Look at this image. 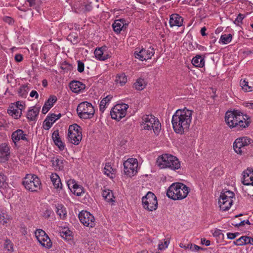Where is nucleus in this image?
Returning a JSON list of instances; mask_svg holds the SVG:
<instances>
[{"mask_svg":"<svg viewBox=\"0 0 253 253\" xmlns=\"http://www.w3.org/2000/svg\"><path fill=\"white\" fill-rule=\"evenodd\" d=\"M193 111L185 108L177 110L172 116L171 123L174 131L182 134L187 131L190 126Z\"/></svg>","mask_w":253,"mask_h":253,"instance_id":"f257e3e1","label":"nucleus"},{"mask_svg":"<svg viewBox=\"0 0 253 253\" xmlns=\"http://www.w3.org/2000/svg\"><path fill=\"white\" fill-rule=\"evenodd\" d=\"M225 121L230 128H235L237 130H242L248 127L251 123L250 118L247 115L238 111H227Z\"/></svg>","mask_w":253,"mask_h":253,"instance_id":"f03ea898","label":"nucleus"},{"mask_svg":"<svg viewBox=\"0 0 253 253\" xmlns=\"http://www.w3.org/2000/svg\"><path fill=\"white\" fill-rule=\"evenodd\" d=\"M189 192V188L181 183H175L169 188L167 195L174 200H182L186 198Z\"/></svg>","mask_w":253,"mask_h":253,"instance_id":"7ed1b4c3","label":"nucleus"},{"mask_svg":"<svg viewBox=\"0 0 253 253\" xmlns=\"http://www.w3.org/2000/svg\"><path fill=\"white\" fill-rule=\"evenodd\" d=\"M157 163L161 169L169 168L175 170L180 167V163L178 159L176 157L168 154H163L159 157Z\"/></svg>","mask_w":253,"mask_h":253,"instance_id":"20e7f679","label":"nucleus"},{"mask_svg":"<svg viewBox=\"0 0 253 253\" xmlns=\"http://www.w3.org/2000/svg\"><path fill=\"white\" fill-rule=\"evenodd\" d=\"M141 126L144 129H153L158 134L161 129V125L158 119L152 115H145L142 118Z\"/></svg>","mask_w":253,"mask_h":253,"instance_id":"39448f33","label":"nucleus"},{"mask_svg":"<svg viewBox=\"0 0 253 253\" xmlns=\"http://www.w3.org/2000/svg\"><path fill=\"white\" fill-rule=\"evenodd\" d=\"M22 184L25 188L31 192L40 189L41 183L40 179L35 174H27L24 178Z\"/></svg>","mask_w":253,"mask_h":253,"instance_id":"423d86ee","label":"nucleus"},{"mask_svg":"<svg viewBox=\"0 0 253 253\" xmlns=\"http://www.w3.org/2000/svg\"><path fill=\"white\" fill-rule=\"evenodd\" d=\"M77 112L79 117L82 119H88L92 118L95 110L92 104L86 101L83 102L77 107Z\"/></svg>","mask_w":253,"mask_h":253,"instance_id":"0eeeda50","label":"nucleus"},{"mask_svg":"<svg viewBox=\"0 0 253 253\" xmlns=\"http://www.w3.org/2000/svg\"><path fill=\"white\" fill-rule=\"evenodd\" d=\"M68 137L71 143L78 145L82 139L81 127L76 124L70 126L68 129Z\"/></svg>","mask_w":253,"mask_h":253,"instance_id":"6e6552de","label":"nucleus"},{"mask_svg":"<svg viewBox=\"0 0 253 253\" xmlns=\"http://www.w3.org/2000/svg\"><path fill=\"white\" fill-rule=\"evenodd\" d=\"M253 140L247 137L237 138L233 143V149L236 153L243 155L246 153V147L252 143Z\"/></svg>","mask_w":253,"mask_h":253,"instance_id":"1a4fd4ad","label":"nucleus"},{"mask_svg":"<svg viewBox=\"0 0 253 253\" xmlns=\"http://www.w3.org/2000/svg\"><path fill=\"white\" fill-rule=\"evenodd\" d=\"M142 202L144 209L149 211L156 210L158 208L157 197L151 192H148L145 196L142 197Z\"/></svg>","mask_w":253,"mask_h":253,"instance_id":"9d476101","label":"nucleus"},{"mask_svg":"<svg viewBox=\"0 0 253 253\" xmlns=\"http://www.w3.org/2000/svg\"><path fill=\"white\" fill-rule=\"evenodd\" d=\"M128 108V105L125 103L116 105L110 111L111 118L118 121H120L126 115Z\"/></svg>","mask_w":253,"mask_h":253,"instance_id":"9b49d317","label":"nucleus"},{"mask_svg":"<svg viewBox=\"0 0 253 253\" xmlns=\"http://www.w3.org/2000/svg\"><path fill=\"white\" fill-rule=\"evenodd\" d=\"M138 162L136 159H128L124 163V172L129 177H131L137 172Z\"/></svg>","mask_w":253,"mask_h":253,"instance_id":"f8f14e48","label":"nucleus"},{"mask_svg":"<svg viewBox=\"0 0 253 253\" xmlns=\"http://www.w3.org/2000/svg\"><path fill=\"white\" fill-rule=\"evenodd\" d=\"M79 218L81 223L86 227L92 228L95 225L94 216L86 211L80 212L79 214Z\"/></svg>","mask_w":253,"mask_h":253,"instance_id":"ddd939ff","label":"nucleus"},{"mask_svg":"<svg viewBox=\"0 0 253 253\" xmlns=\"http://www.w3.org/2000/svg\"><path fill=\"white\" fill-rule=\"evenodd\" d=\"M155 53L154 48L150 46L147 50L142 48L138 52L135 51L134 55L135 58H138L141 61L151 59Z\"/></svg>","mask_w":253,"mask_h":253,"instance_id":"4468645a","label":"nucleus"},{"mask_svg":"<svg viewBox=\"0 0 253 253\" xmlns=\"http://www.w3.org/2000/svg\"><path fill=\"white\" fill-rule=\"evenodd\" d=\"M10 149L7 144L4 143L0 145V162H5L8 160Z\"/></svg>","mask_w":253,"mask_h":253,"instance_id":"2eb2a0df","label":"nucleus"},{"mask_svg":"<svg viewBox=\"0 0 253 253\" xmlns=\"http://www.w3.org/2000/svg\"><path fill=\"white\" fill-rule=\"evenodd\" d=\"M242 182L244 185L253 186V170L252 169L248 168L244 171Z\"/></svg>","mask_w":253,"mask_h":253,"instance_id":"dca6fc26","label":"nucleus"},{"mask_svg":"<svg viewBox=\"0 0 253 253\" xmlns=\"http://www.w3.org/2000/svg\"><path fill=\"white\" fill-rule=\"evenodd\" d=\"M183 19L179 14L176 13L172 14L170 16L169 25L171 27L173 26L180 27L182 25Z\"/></svg>","mask_w":253,"mask_h":253,"instance_id":"f3484780","label":"nucleus"},{"mask_svg":"<svg viewBox=\"0 0 253 253\" xmlns=\"http://www.w3.org/2000/svg\"><path fill=\"white\" fill-rule=\"evenodd\" d=\"M69 189L72 187L74 189V193L77 196H80L84 192V188L82 186L76 183L74 180H70L67 182Z\"/></svg>","mask_w":253,"mask_h":253,"instance_id":"a211bd4d","label":"nucleus"},{"mask_svg":"<svg viewBox=\"0 0 253 253\" xmlns=\"http://www.w3.org/2000/svg\"><path fill=\"white\" fill-rule=\"evenodd\" d=\"M71 90L75 93H79L85 88V85L82 82L77 81H72L69 84Z\"/></svg>","mask_w":253,"mask_h":253,"instance_id":"6ab92c4d","label":"nucleus"},{"mask_svg":"<svg viewBox=\"0 0 253 253\" xmlns=\"http://www.w3.org/2000/svg\"><path fill=\"white\" fill-rule=\"evenodd\" d=\"M52 166L55 170H61L63 169V168L66 164V162L64 161L62 157H54L51 160Z\"/></svg>","mask_w":253,"mask_h":253,"instance_id":"aec40b11","label":"nucleus"},{"mask_svg":"<svg viewBox=\"0 0 253 253\" xmlns=\"http://www.w3.org/2000/svg\"><path fill=\"white\" fill-rule=\"evenodd\" d=\"M26 135L24 133V131L22 129H19L12 133L11 137L13 141L15 143L20 140L27 141Z\"/></svg>","mask_w":253,"mask_h":253,"instance_id":"412c9836","label":"nucleus"},{"mask_svg":"<svg viewBox=\"0 0 253 253\" xmlns=\"http://www.w3.org/2000/svg\"><path fill=\"white\" fill-rule=\"evenodd\" d=\"M57 101V97L55 96H50L48 99L45 101L42 109V113L45 114L53 106L54 104Z\"/></svg>","mask_w":253,"mask_h":253,"instance_id":"4be33fe9","label":"nucleus"},{"mask_svg":"<svg viewBox=\"0 0 253 253\" xmlns=\"http://www.w3.org/2000/svg\"><path fill=\"white\" fill-rule=\"evenodd\" d=\"M52 138L55 144L58 146L60 150H64L65 148V145L59 137L58 130H55L53 132L52 134Z\"/></svg>","mask_w":253,"mask_h":253,"instance_id":"5701e85b","label":"nucleus"},{"mask_svg":"<svg viewBox=\"0 0 253 253\" xmlns=\"http://www.w3.org/2000/svg\"><path fill=\"white\" fill-rule=\"evenodd\" d=\"M125 22V20L124 19H120L115 20L112 25L114 32L118 34L120 33L121 30L123 29V27L126 25Z\"/></svg>","mask_w":253,"mask_h":253,"instance_id":"b1692460","label":"nucleus"},{"mask_svg":"<svg viewBox=\"0 0 253 253\" xmlns=\"http://www.w3.org/2000/svg\"><path fill=\"white\" fill-rule=\"evenodd\" d=\"M40 112V108L34 107L33 109L29 110L27 118L30 121H35Z\"/></svg>","mask_w":253,"mask_h":253,"instance_id":"393cba45","label":"nucleus"},{"mask_svg":"<svg viewBox=\"0 0 253 253\" xmlns=\"http://www.w3.org/2000/svg\"><path fill=\"white\" fill-rule=\"evenodd\" d=\"M50 179L55 188L61 189L62 185L59 176L57 174L52 173Z\"/></svg>","mask_w":253,"mask_h":253,"instance_id":"a878e982","label":"nucleus"},{"mask_svg":"<svg viewBox=\"0 0 253 253\" xmlns=\"http://www.w3.org/2000/svg\"><path fill=\"white\" fill-rule=\"evenodd\" d=\"M8 113L9 115L13 116L15 119H18L22 114V111L17 109V106L11 105L8 109Z\"/></svg>","mask_w":253,"mask_h":253,"instance_id":"bb28decb","label":"nucleus"},{"mask_svg":"<svg viewBox=\"0 0 253 253\" xmlns=\"http://www.w3.org/2000/svg\"><path fill=\"white\" fill-rule=\"evenodd\" d=\"M233 202V201H223L222 200H218V204L219 205L220 209L223 211H228L232 205Z\"/></svg>","mask_w":253,"mask_h":253,"instance_id":"cd10ccee","label":"nucleus"},{"mask_svg":"<svg viewBox=\"0 0 253 253\" xmlns=\"http://www.w3.org/2000/svg\"><path fill=\"white\" fill-rule=\"evenodd\" d=\"M192 64L197 67H203L205 64L204 58L200 55H197L192 60Z\"/></svg>","mask_w":253,"mask_h":253,"instance_id":"c85d7f7f","label":"nucleus"},{"mask_svg":"<svg viewBox=\"0 0 253 253\" xmlns=\"http://www.w3.org/2000/svg\"><path fill=\"white\" fill-rule=\"evenodd\" d=\"M102 196L107 202H114V196L111 190L109 189L104 190L102 192Z\"/></svg>","mask_w":253,"mask_h":253,"instance_id":"c756f323","label":"nucleus"},{"mask_svg":"<svg viewBox=\"0 0 253 253\" xmlns=\"http://www.w3.org/2000/svg\"><path fill=\"white\" fill-rule=\"evenodd\" d=\"M56 213L61 219H64L66 216V211L65 208L62 205H58L56 206Z\"/></svg>","mask_w":253,"mask_h":253,"instance_id":"7c9ffc66","label":"nucleus"},{"mask_svg":"<svg viewBox=\"0 0 253 253\" xmlns=\"http://www.w3.org/2000/svg\"><path fill=\"white\" fill-rule=\"evenodd\" d=\"M46 238L47 239H46V237H44L38 242L42 247L49 249L52 247V242L48 235L46 236Z\"/></svg>","mask_w":253,"mask_h":253,"instance_id":"2f4dec72","label":"nucleus"},{"mask_svg":"<svg viewBox=\"0 0 253 253\" xmlns=\"http://www.w3.org/2000/svg\"><path fill=\"white\" fill-rule=\"evenodd\" d=\"M146 85V84L144 80L141 78H139L137 80L133 85L137 90H141L145 87Z\"/></svg>","mask_w":253,"mask_h":253,"instance_id":"473e14b6","label":"nucleus"},{"mask_svg":"<svg viewBox=\"0 0 253 253\" xmlns=\"http://www.w3.org/2000/svg\"><path fill=\"white\" fill-rule=\"evenodd\" d=\"M112 98V96L111 95H108L105 98H104L100 102L99 108L100 111L102 112H103L105 109L106 105L109 103V102Z\"/></svg>","mask_w":253,"mask_h":253,"instance_id":"72a5a7b5","label":"nucleus"},{"mask_svg":"<svg viewBox=\"0 0 253 253\" xmlns=\"http://www.w3.org/2000/svg\"><path fill=\"white\" fill-rule=\"evenodd\" d=\"M127 81V78L125 74H121L118 75L116 76L115 82L117 83H119L121 85L125 84Z\"/></svg>","mask_w":253,"mask_h":253,"instance_id":"f704fd0d","label":"nucleus"},{"mask_svg":"<svg viewBox=\"0 0 253 253\" xmlns=\"http://www.w3.org/2000/svg\"><path fill=\"white\" fill-rule=\"evenodd\" d=\"M95 57L100 60H105L108 58L107 56L103 55V52L101 48L96 49L94 51Z\"/></svg>","mask_w":253,"mask_h":253,"instance_id":"c9c22d12","label":"nucleus"},{"mask_svg":"<svg viewBox=\"0 0 253 253\" xmlns=\"http://www.w3.org/2000/svg\"><path fill=\"white\" fill-rule=\"evenodd\" d=\"M240 85L243 89L246 91H252L253 90V86H250L248 82L246 81L245 80H241L240 81Z\"/></svg>","mask_w":253,"mask_h":253,"instance_id":"e433bc0d","label":"nucleus"},{"mask_svg":"<svg viewBox=\"0 0 253 253\" xmlns=\"http://www.w3.org/2000/svg\"><path fill=\"white\" fill-rule=\"evenodd\" d=\"M35 234V236L36 237L38 241H39L40 240H41V239H42V238H43L44 237H46V239H47L46 236H47V235L45 233V232L43 230H42V229L36 230Z\"/></svg>","mask_w":253,"mask_h":253,"instance_id":"4c0bfd02","label":"nucleus"},{"mask_svg":"<svg viewBox=\"0 0 253 253\" xmlns=\"http://www.w3.org/2000/svg\"><path fill=\"white\" fill-rule=\"evenodd\" d=\"M232 36L231 34L221 35L220 41L224 44H227L231 41Z\"/></svg>","mask_w":253,"mask_h":253,"instance_id":"58836bf2","label":"nucleus"},{"mask_svg":"<svg viewBox=\"0 0 253 253\" xmlns=\"http://www.w3.org/2000/svg\"><path fill=\"white\" fill-rule=\"evenodd\" d=\"M10 219L9 216L5 212H0V223L3 225L7 223Z\"/></svg>","mask_w":253,"mask_h":253,"instance_id":"ea45409f","label":"nucleus"},{"mask_svg":"<svg viewBox=\"0 0 253 253\" xmlns=\"http://www.w3.org/2000/svg\"><path fill=\"white\" fill-rule=\"evenodd\" d=\"M28 87L27 85H23L21 86L18 90V93L19 96L25 97L28 93Z\"/></svg>","mask_w":253,"mask_h":253,"instance_id":"a19ab883","label":"nucleus"},{"mask_svg":"<svg viewBox=\"0 0 253 253\" xmlns=\"http://www.w3.org/2000/svg\"><path fill=\"white\" fill-rule=\"evenodd\" d=\"M249 238L248 236H242L240 237L239 239H237L235 242H234V244L237 246H243L246 244H249V243H246V238Z\"/></svg>","mask_w":253,"mask_h":253,"instance_id":"79ce46f5","label":"nucleus"},{"mask_svg":"<svg viewBox=\"0 0 253 253\" xmlns=\"http://www.w3.org/2000/svg\"><path fill=\"white\" fill-rule=\"evenodd\" d=\"M4 248L8 251H13V245L9 240L6 239L5 240Z\"/></svg>","mask_w":253,"mask_h":253,"instance_id":"37998d69","label":"nucleus"},{"mask_svg":"<svg viewBox=\"0 0 253 253\" xmlns=\"http://www.w3.org/2000/svg\"><path fill=\"white\" fill-rule=\"evenodd\" d=\"M6 180V177L3 174L0 173V187H6L7 185Z\"/></svg>","mask_w":253,"mask_h":253,"instance_id":"c03bdc74","label":"nucleus"},{"mask_svg":"<svg viewBox=\"0 0 253 253\" xmlns=\"http://www.w3.org/2000/svg\"><path fill=\"white\" fill-rule=\"evenodd\" d=\"M245 16L241 13H239L234 23L237 26H239L240 24H242V20L245 18Z\"/></svg>","mask_w":253,"mask_h":253,"instance_id":"a18cd8bd","label":"nucleus"},{"mask_svg":"<svg viewBox=\"0 0 253 253\" xmlns=\"http://www.w3.org/2000/svg\"><path fill=\"white\" fill-rule=\"evenodd\" d=\"M113 170L112 168L109 164H106L104 168V173L108 176L109 175L110 173H112V171Z\"/></svg>","mask_w":253,"mask_h":253,"instance_id":"49530a36","label":"nucleus"},{"mask_svg":"<svg viewBox=\"0 0 253 253\" xmlns=\"http://www.w3.org/2000/svg\"><path fill=\"white\" fill-rule=\"evenodd\" d=\"M221 194L225 196V197H227L228 199H230V198L232 199L235 196L234 193L230 191H226L223 193H221Z\"/></svg>","mask_w":253,"mask_h":253,"instance_id":"de8ad7c7","label":"nucleus"},{"mask_svg":"<svg viewBox=\"0 0 253 253\" xmlns=\"http://www.w3.org/2000/svg\"><path fill=\"white\" fill-rule=\"evenodd\" d=\"M24 105L25 104L23 102L17 101L15 104H13L12 105L14 106H17V109L18 108V109L22 111V110L25 108Z\"/></svg>","mask_w":253,"mask_h":253,"instance_id":"09e8293b","label":"nucleus"},{"mask_svg":"<svg viewBox=\"0 0 253 253\" xmlns=\"http://www.w3.org/2000/svg\"><path fill=\"white\" fill-rule=\"evenodd\" d=\"M47 120H49L51 121L53 124L57 120L56 118V115L54 114H51L50 116H48L45 119V121Z\"/></svg>","mask_w":253,"mask_h":253,"instance_id":"8fccbe9b","label":"nucleus"},{"mask_svg":"<svg viewBox=\"0 0 253 253\" xmlns=\"http://www.w3.org/2000/svg\"><path fill=\"white\" fill-rule=\"evenodd\" d=\"M84 64L81 61H78V71L80 73H82L84 71Z\"/></svg>","mask_w":253,"mask_h":253,"instance_id":"3c124183","label":"nucleus"},{"mask_svg":"<svg viewBox=\"0 0 253 253\" xmlns=\"http://www.w3.org/2000/svg\"><path fill=\"white\" fill-rule=\"evenodd\" d=\"M43 125V127L45 129L48 130L52 126L53 123L50 121L49 120H47L46 121H44Z\"/></svg>","mask_w":253,"mask_h":253,"instance_id":"603ef678","label":"nucleus"},{"mask_svg":"<svg viewBox=\"0 0 253 253\" xmlns=\"http://www.w3.org/2000/svg\"><path fill=\"white\" fill-rule=\"evenodd\" d=\"M52 211L48 209H46L43 212V216L46 218L48 219L50 217L51 214L52 213Z\"/></svg>","mask_w":253,"mask_h":253,"instance_id":"864d4df0","label":"nucleus"},{"mask_svg":"<svg viewBox=\"0 0 253 253\" xmlns=\"http://www.w3.org/2000/svg\"><path fill=\"white\" fill-rule=\"evenodd\" d=\"M239 235V233L238 232L234 233H228L227 234V238L229 239H234Z\"/></svg>","mask_w":253,"mask_h":253,"instance_id":"5fc2aeb1","label":"nucleus"},{"mask_svg":"<svg viewBox=\"0 0 253 253\" xmlns=\"http://www.w3.org/2000/svg\"><path fill=\"white\" fill-rule=\"evenodd\" d=\"M245 223L249 225L251 224L249 220H247L242 221L239 223L235 224V226L236 227L243 226L245 225Z\"/></svg>","mask_w":253,"mask_h":253,"instance_id":"6e6d98bb","label":"nucleus"},{"mask_svg":"<svg viewBox=\"0 0 253 253\" xmlns=\"http://www.w3.org/2000/svg\"><path fill=\"white\" fill-rule=\"evenodd\" d=\"M14 59L17 62H21L23 60V56L20 54H17L15 55Z\"/></svg>","mask_w":253,"mask_h":253,"instance_id":"4d7b16f0","label":"nucleus"},{"mask_svg":"<svg viewBox=\"0 0 253 253\" xmlns=\"http://www.w3.org/2000/svg\"><path fill=\"white\" fill-rule=\"evenodd\" d=\"M30 96L31 97H35V98L37 99L38 98L39 94L36 90H32L30 94Z\"/></svg>","mask_w":253,"mask_h":253,"instance_id":"13d9d810","label":"nucleus"},{"mask_svg":"<svg viewBox=\"0 0 253 253\" xmlns=\"http://www.w3.org/2000/svg\"><path fill=\"white\" fill-rule=\"evenodd\" d=\"M210 241L206 240L205 238L201 239V243L202 244H205L206 246H209L210 245Z\"/></svg>","mask_w":253,"mask_h":253,"instance_id":"bf43d9fd","label":"nucleus"},{"mask_svg":"<svg viewBox=\"0 0 253 253\" xmlns=\"http://www.w3.org/2000/svg\"><path fill=\"white\" fill-rule=\"evenodd\" d=\"M213 235L214 236H217H217L219 237L220 235H223V234L221 232V230H219V229H216L213 233Z\"/></svg>","mask_w":253,"mask_h":253,"instance_id":"052dcab7","label":"nucleus"},{"mask_svg":"<svg viewBox=\"0 0 253 253\" xmlns=\"http://www.w3.org/2000/svg\"><path fill=\"white\" fill-rule=\"evenodd\" d=\"M219 200H222L223 201H229V200L233 201V200L230 198V199H228L227 197H225V196L222 195V194H220Z\"/></svg>","mask_w":253,"mask_h":253,"instance_id":"680f3d73","label":"nucleus"},{"mask_svg":"<svg viewBox=\"0 0 253 253\" xmlns=\"http://www.w3.org/2000/svg\"><path fill=\"white\" fill-rule=\"evenodd\" d=\"M92 9V6L90 4H87L85 5V10L89 11Z\"/></svg>","mask_w":253,"mask_h":253,"instance_id":"e2e57ef3","label":"nucleus"},{"mask_svg":"<svg viewBox=\"0 0 253 253\" xmlns=\"http://www.w3.org/2000/svg\"><path fill=\"white\" fill-rule=\"evenodd\" d=\"M30 7L35 6L36 4L35 0H27Z\"/></svg>","mask_w":253,"mask_h":253,"instance_id":"0e129e2a","label":"nucleus"},{"mask_svg":"<svg viewBox=\"0 0 253 253\" xmlns=\"http://www.w3.org/2000/svg\"><path fill=\"white\" fill-rule=\"evenodd\" d=\"M246 243H249V244H251L253 245V238L250 237L249 238H246Z\"/></svg>","mask_w":253,"mask_h":253,"instance_id":"69168bd1","label":"nucleus"},{"mask_svg":"<svg viewBox=\"0 0 253 253\" xmlns=\"http://www.w3.org/2000/svg\"><path fill=\"white\" fill-rule=\"evenodd\" d=\"M206 31V28L205 27L202 28V29H201V34L203 36L206 35V34L205 33Z\"/></svg>","mask_w":253,"mask_h":253,"instance_id":"338daca9","label":"nucleus"},{"mask_svg":"<svg viewBox=\"0 0 253 253\" xmlns=\"http://www.w3.org/2000/svg\"><path fill=\"white\" fill-rule=\"evenodd\" d=\"M158 248L160 250H163L166 248V247H165V245L163 244V243H161L159 244Z\"/></svg>","mask_w":253,"mask_h":253,"instance_id":"774afa93","label":"nucleus"}]
</instances>
